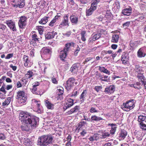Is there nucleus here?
Instances as JSON below:
<instances>
[{"label":"nucleus","instance_id":"f257e3e1","mask_svg":"<svg viewBox=\"0 0 146 146\" xmlns=\"http://www.w3.org/2000/svg\"><path fill=\"white\" fill-rule=\"evenodd\" d=\"M19 118L22 122L21 129L23 131H27L34 128L37 123L38 119L36 118L31 116L29 113L21 111Z\"/></svg>","mask_w":146,"mask_h":146},{"label":"nucleus","instance_id":"f03ea898","mask_svg":"<svg viewBox=\"0 0 146 146\" xmlns=\"http://www.w3.org/2000/svg\"><path fill=\"white\" fill-rule=\"evenodd\" d=\"M53 138L50 135H44L38 138V144L40 146H46L51 144Z\"/></svg>","mask_w":146,"mask_h":146},{"label":"nucleus","instance_id":"7ed1b4c3","mask_svg":"<svg viewBox=\"0 0 146 146\" xmlns=\"http://www.w3.org/2000/svg\"><path fill=\"white\" fill-rule=\"evenodd\" d=\"M135 100H131L127 101L126 103H123V104L121 105V108L124 110L128 111L133 108L135 106Z\"/></svg>","mask_w":146,"mask_h":146},{"label":"nucleus","instance_id":"20e7f679","mask_svg":"<svg viewBox=\"0 0 146 146\" xmlns=\"http://www.w3.org/2000/svg\"><path fill=\"white\" fill-rule=\"evenodd\" d=\"M137 121L139 123L140 128L144 130H146V116L145 114L142 113L138 117Z\"/></svg>","mask_w":146,"mask_h":146},{"label":"nucleus","instance_id":"39448f33","mask_svg":"<svg viewBox=\"0 0 146 146\" xmlns=\"http://www.w3.org/2000/svg\"><path fill=\"white\" fill-rule=\"evenodd\" d=\"M32 106L34 109V111L38 113H40L42 111V108L40 105L39 102L37 101L35 99L32 100Z\"/></svg>","mask_w":146,"mask_h":146},{"label":"nucleus","instance_id":"423d86ee","mask_svg":"<svg viewBox=\"0 0 146 146\" xmlns=\"http://www.w3.org/2000/svg\"><path fill=\"white\" fill-rule=\"evenodd\" d=\"M18 97V102L19 104L24 103L27 100L26 94L24 91H20L17 93Z\"/></svg>","mask_w":146,"mask_h":146},{"label":"nucleus","instance_id":"0eeeda50","mask_svg":"<svg viewBox=\"0 0 146 146\" xmlns=\"http://www.w3.org/2000/svg\"><path fill=\"white\" fill-rule=\"evenodd\" d=\"M27 18L25 16H21L18 22V25L20 28L23 29L27 25Z\"/></svg>","mask_w":146,"mask_h":146},{"label":"nucleus","instance_id":"6e6552de","mask_svg":"<svg viewBox=\"0 0 146 146\" xmlns=\"http://www.w3.org/2000/svg\"><path fill=\"white\" fill-rule=\"evenodd\" d=\"M75 79L73 78H70L66 82L65 86L66 88L68 90H70L74 85Z\"/></svg>","mask_w":146,"mask_h":146},{"label":"nucleus","instance_id":"1a4fd4ad","mask_svg":"<svg viewBox=\"0 0 146 146\" xmlns=\"http://www.w3.org/2000/svg\"><path fill=\"white\" fill-rule=\"evenodd\" d=\"M68 16L66 15H65L63 17V20L62 23L60 24V27L61 26H69L68 21Z\"/></svg>","mask_w":146,"mask_h":146},{"label":"nucleus","instance_id":"9d476101","mask_svg":"<svg viewBox=\"0 0 146 146\" xmlns=\"http://www.w3.org/2000/svg\"><path fill=\"white\" fill-rule=\"evenodd\" d=\"M23 61L24 62V66L27 67H30L32 64L29 63L30 60L29 59V57L26 55H24L23 57Z\"/></svg>","mask_w":146,"mask_h":146},{"label":"nucleus","instance_id":"9b49d317","mask_svg":"<svg viewBox=\"0 0 146 146\" xmlns=\"http://www.w3.org/2000/svg\"><path fill=\"white\" fill-rule=\"evenodd\" d=\"M66 48H65L63 50L61 51L60 52V58L62 60H64V59L67 56V53L69 50L67 49V50H66Z\"/></svg>","mask_w":146,"mask_h":146},{"label":"nucleus","instance_id":"f8f14e48","mask_svg":"<svg viewBox=\"0 0 146 146\" xmlns=\"http://www.w3.org/2000/svg\"><path fill=\"white\" fill-rule=\"evenodd\" d=\"M79 110V107L78 106H76L74 108L71 109L70 110L66 113V115H68L73 113H75L78 112Z\"/></svg>","mask_w":146,"mask_h":146},{"label":"nucleus","instance_id":"ddd939ff","mask_svg":"<svg viewBox=\"0 0 146 146\" xmlns=\"http://www.w3.org/2000/svg\"><path fill=\"white\" fill-rule=\"evenodd\" d=\"M132 9L131 7L126 8L122 10L121 13L123 15L129 16L131 13Z\"/></svg>","mask_w":146,"mask_h":146},{"label":"nucleus","instance_id":"4468645a","mask_svg":"<svg viewBox=\"0 0 146 146\" xmlns=\"http://www.w3.org/2000/svg\"><path fill=\"white\" fill-rule=\"evenodd\" d=\"M101 36L100 34L94 35L93 34L92 36L90 38L89 40V42L90 43L93 42L94 41L99 38Z\"/></svg>","mask_w":146,"mask_h":146},{"label":"nucleus","instance_id":"2eb2a0df","mask_svg":"<svg viewBox=\"0 0 146 146\" xmlns=\"http://www.w3.org/2000/svg\"><path fill=\"white\" fill-rule=\"evenodd\" d=\"M74 104L73 100L71 98H69L67 100L66 105L64 106L63 108L66 110L72 106Z\"/></svg>","mask_w":146,"mask_h":146},{"label":"nucleus","instance_id":"dca6fc26","mask_svg":"<svg viewBox=\"0 0 146 146\" xmlns=\"http://www.w3.org/2000/svg\"><path fill=\"white\" fill-rule=\"evenodd\" d=\"M57 33L54 31L47 33L45 35V38L47 39H49L53 38L56 35Z\"/></svg>","mask_w":146,"mask_h":146},{"label":"nucleus","instance_id":"f3484780","mask_svg":"<svg viewBox=\"0 0 146 146\" xmlns=\"http://www.w3.org/2000/svg\"><path fill=\"white\" fill-rule=\"evenodd\" d=\"M80 66L78 64H74L70 68V71L73 73L76 74L78 71V68Z\"/></svg>","mask_w":146,"mask_h":146},{"label":"nucleus","instance_id":"a211bd4d","mask_svg":"<svg viewBox=\"0 0 146 146\" xmlns=\"http://www.w3.org/2000/svg\"><path fill=\"white\" fill-rule=\"evenodd\" d=\"M100 1V0H93V2L91 4L90 8L94 11L97 8V4Z\"/></svg>","mask_w":146,"mask_h":146},{"label":"nucleus","instance_id":"6ab92c4d","mask_svg":"<svg viewBox=\"0 0 146 146\" xmlns=\"http://www.w3.org/2000/svg\"><path fill=\"white\" fill-rule=\"evenodd\" d=\"M115 87L114 86H111L109 88H106L105 90V92H107L108 93H113L115 90Z\"/></svg>","mask_w":146,"mask_h":146},{"label":"nucleus","instance_id":"aec40b11","mask_svg":"<svg viewBox=\"0 0 146 146\" xmlns=\"http://www.w3.org/2000/svg\"><path fill=\"white\" fill-rule=\"evenodd\" d=\"M127 134V132L125 130H121L119 134V137L121 139H123L125 137Z\"/></svg>","mask_w":146,"mask_h":146},{"label":"nucleus","instance_id":"412c9836","mask_svg":"<svg viewBox=\"0 0 146 146\" xmlns=\"http://www.w3.org/2000/svg\"><path fill=\"white\" fill-rule=\"evenodd\" d=\"M119 37L118 35L114 34L112 36L111 41L113 43H117L119 39Z\"/></svg>","mask_w":146,"mask_h":146},{"label":"nucleus","instance_id":"4be33fe9","mask_svg":"<svg viewBox=\"0 0 146 146\" xmlns=\"http://www.w3.org/2000/svg\"><path fill=\"white\" fill-rule=\"evenodd\" d=\"M10 28L13 31L17 30L15 23L11 20H10Z\"/></svg>","mask_w":146,"mask_h":146},{"label":"nucleus","instance_id":"5701e85b","mask_svg":"<svg viewBox=\"0 0 146 146\" xmlns=\"http://www.w3.org/2000/svg\"><path fill=\"white\" fill-rule=\"evenodd\" d=\"M143 48H140L137 52L138 56L139 57H144L145 54L143 52Z\"/></svg>","mask_w":146,"mask_h":146},{"label":"nucleus","instance_id":"b1692460","mask_svg":"<svg viewBox=\"0 0 146 146\" xmlns=\"http://www.w3.org/2000/svg\"><path fill=\"white\" fill-rule=\"evenodd\" d=\"M45 105L48 109H52L53 108L54 105L51 103L48 100H44Z\"/></svg>","mask_w":146,"mask_h":146},{"label":"nucleus","instance_id":"393cba45","mask_svg":"<svg viewBox=\"0 0 146 146\" xmlns=\"http://www.w3.org/2000/svg\"><path fill=\"white\" fill-rule=\"evenodd\" d=\"M57 90H58L60 94H58V96L57 97V99H58L62 97L61 95L63 93L64 89L62 87H59L57 88Z\"/></svg>","mask_w":146,"mask_h":146},{"label":"nucleus","instance_id":"a878e982","mask_svg":"<svg viewBox=\"0 0 146 146\" xmlns=\"http://www.w3.org/2000/svg\"><path fill=\"white\" fill-rule=\"evenodd\" d=\"M70 19L72 23L76 24L78 22V18L74 15H71L70 16Z\"/></svg>","mask_w":146,"mask_h":146},{"label":"nucleus","instance_id":"bb28decb","mask_svg":"<svg viewBox=\"0 0 146 146\" xmlns=\"http://www.w3.org/2000/svg\"><path fill=\"white\" fill-rule=\"evenodd\" d=\"M48 17H44L42 18L40 21H39V23L42 25L45 24L48 21Z\"/></svg>","mask_w":146,"mask_h":146},{"label":"nucleus","instance_id":"cd10ccee","mask_svg":"<svg viewBox=\"0 0 146 146\" xmlns=\"http://www.w3.org/2000/svg\"><path fill=\"white\" fill-rule=\"evenodd\" d=\"M109 125L111 127V129L110 131V133L113 134L115 133L116 131V125L115 124L113 123Z\"/></svg>","mask_w":146,"mask_h":146},{"label":"nucleus","instance_id":"c85d7f7f","mask_svg":"<svg viewBox=\"0 0 146 146\" xmlns=\"http://www.w3.org/2000/svg\"><path fill=\"white\" fill-rule=\"evenodd\" d=\"M42 54H47L50 52V50L46 48H43L42 49Z\"/></svg>","mask_w":146,"mask_h":146},{"label":"nucleus","instance_id":"c756f323","mask_svg":"<svg viewBox=\"0 0 146 146\" xmlns=\"http://www.w3.org/2000/svg\"><path fill=\"white\" fill-rule=\"evenodd\" d=\"M99 69L100 71L102 72H103L108 75L110 74V72L104 67H100Z\"/></svg>","mask_w":146,"mask_h":146},{"label":"nucleus","instance_id":"7c9ffc66","mask_svg":"<svg viewBox=\"0 0 146 146\" xmlns=\"http://www.w3.org/2000/svg\"><path fill=\"white\" fill-rule=\"evenodd\" d=\"M87 92L86 90H84L82 93L80 97V99L82 101H84V99L87 96Z\"/></svg>","mask_w":146,"mask_h":146},{"label":"nucleus","instance_id":"2f4dec72","mask_svg":"<svg viewBox=\"0 0 146 146\" xmlns=\"http://www.w3.org/2000/svg\"><path fill=\"white\" fill-rule=\"evenodd\" d=\"M33 75V72L30 70H29L27 72V73L25 74V77L27 79H29Z\"/></svg>","mask_w":146,"mask_h":146},{"label":"nucleus","instance_id":"473e14b6","mask_svg":"<svg viewBox=\"0 0 146 146\" xmlns=\"http://www.w3.org/2000/svg\"><path fill=\"white\" fill-rule=\"evenodd\" d=\"M32 40L38 42L39 41V38H38L37 35L34 32L32 33Z\"/></svg>","mask_w":146,"mask_h":146},{"label":"nucleus","instance_id":"72a5a7b5","mask_svg":"<svg viewBox=\"0 0 146 146\" xmlns=\"http://www.w3.org/2000/svg\"><path fill=\"white\" fill-rule=\"evenodd\" d=\"M142 85H141V83L139 82H137L136 84H134V88L136 89H140L142 88Z\"/></svg>","mask_w":146,"mask_h":146},{"label":"nucleus","instance_id":"f704fd0d","mask_svg":"<svg viewBox=\"0 0 146 146\" xmlns=\"http://www.w3.org/2000/svg\"><path fill=\"white\" fill-rule=\"evenodd\" d=\"M91 119L93 121H98L102 120V118L100 117H98L96 115H94L92 116Z\"/></svg>","mask_w":146,"mask_h":146},{"label":"nucleus","instance_id":"c9c22d12","mask_svg":"<svg viewBox=\"0 0 146 146\" xmlns=\"http://www.w3.org/2000/svg\"><path fill=\"white\" fill-rule=\"evenodd\" d=\"M128 60L127 58L125 55H123L121 56V60L122 61L123 63L125 64Z\"/></svg>","mask_w":146,"mask_h":146},{"label":"nucleus","instance_id":"e433bc0d","mask_svg":"<svg viewBox=\"0 0 146 146\" xmlns=\"http://www.w3.org/2000/svg\"><path fill=\"white\" fill-rule=\"evenodd\" d=\"M99 77L100 78V79L104 81H107L108 80L107 79H106L107 78L108 76H103L101 75H99Z\"/></svg>","mask_w":146,"mask_h":146},{"label":"nucleus","instance_id":"4c0bfd02","mask_svg":"<svg viewBox=\"0 0 146 146\" xmlns=\"http://www.w3.org/2000/svg\"><path fill=\"white\" fill-rule=\"evenodd\" d=\"M74 43L73 42H71V43H68L66 44L65 45V47L66 48V50H67L66 49H68V50H69L70 47L71 46H73L74 45Z\"/></svg>","mask_w":146,"mask_h":146},{"label":"nucleus","instance_id":"58836bf2","mask_svg":"<svg viewBox=\"0 0 146 146\" xmlns=\"http://www.w3.org/2000/svg\"><path fill=\"white\" fill-rule=\"evenodd\" d=\"M86 33V32L84 31H81V39L83 41H85L86 40V38L85 37V35Z\"/></svg>","mask_w":146,"mask_h":146},{"label":"nucleus","instance_id":"ea45409f","mask_svg":"<svg viewBox=\"0 0 146 146\" xmlns=\"http://www.w3.org/2000/svg\"><path fill=\"white\" fill-rule=\"evenodd\" d=\"M130 45L132 48H134L137 46V42L136 41H131L130 43Z\"/></svg>","mask_w":146,"mask_h":146},{"label":"nucleus","instance_id":"a19ab883","mask_svg":"<svg viewBox=\"0 0 146 146\" xmlns=\"http://www.w3.org/2000/svg\"><path fill=\"white\" fill-rule=\"evenodd\" d=\"M9 98H8L7 99L5 100V101L3 103V106L5 107L7 106L9 104Z\"/></svg>","mask_w":146,"mask_h":146},{"label":"nucleus","instance_id":"79ce46f5","mask_svg":"<svg viewBox=\"0 0 146 146\" xmlns=\"http://www.w3.org/2000/svg\"><path fill=\"white\" fill-rule=\"evenodd\" d=\"M93 11L90 8L86 10V15L87 16H89L91 15L93 13Z\"/></svg>","mask_w":146,"mask_h":146},{"label":"nucleus","instance_id":"37998d69","mask_svg":"<svg viewBox=\"0 0 146 146\" xmlns=\"http://www.w3.org/2000/svg\"><path fill=\"white\" fill-rule=\"evenodd\" d=\"M37 90L36 87L33 86V88L32 89H31V90L33 93L35 94H38V93L37 92Z\"/></svg>","mask_w":146,"mask_h":146},{"label":"nucleus","instance_id":"c03bdc74","mask_svg":"<svg viewBox=\"0 0 146 146\" xmlns=\"http://www.w3.org/2000/svg\"><path fill=\"white\" fill-rule=\"evenodd\" d=\"M102 89V87L101 86H96L94 89L98 92H99Z\"/></svg>","mask_w":146,"mask_h":146},{"label":"nucleus","instance_id":"a18cd8bd","mask_svg":"<svg viewBox=\"0 0 146 146\" xmlns=\"http://www.w3.org/2000/svg\"><path fill=\"white\" fill-rule=\"evenodd\" d=\"M80 50V48L79 46H78L76 49L75 50V51L74 52V54L75 56H76L77 55L79 52Z\"/></svg>","mask_w":146,"mask_h":146},{"label":"nucleus","instance_id":"49530a36","mask_svg":"<svg viewBox=\"0 0 146 146\" xmlns=\"http://www.w3.org/2000/svg\"><path fill=\"white\" fill-rule=\"evenodd\" d=\"M110 135V134L108 133H106L102 134V137H101V138H105L106 137H109Z\"/></svg>","mask_w":146,"mask_h":146},{"label":"nucleus","instance_id":"de8ad7c7","mask_svg":"<svg viewBox=\"0 0 146 146\" xmlns=\"http://www.w3.org/2000/svg\"><path fill=\"white\" fill-rule=\"evenodd\" d=\"M56 22V21L53 19L49 23V25L50 27H53L54 25Z\"/></svg>","mask_w":146,"mask_h":146},{"label":"nucleus","instance_id":"09e8293b","mask_svg":"<svg viewBox=\"0 0 146 146\" xmlns=\"http://www.w3.org/2000/svg\"><path fill=\"white\" fill-rule=\"evenodd\" d=\"M137 77L140 80H141L140 82L142 80H144V79L143 77V75L142 74H139L137 76Z\"/></svg>","mask_w":146,"mask_h":146},{"label":"nucleus","instance_id":"8fccbe9b","mask_svg":"<svg viewBox=\"0 0 146 146\" xmlns=\"http://www.w3.org/2000/svg\"><path fill=\"white\" fill-rule=\"evenodd\" d=\"M93 136L95 140H97L99 139V135L98 134H94Z\"/></svg>","mask_w":146,"mask_h":146},{"label":"nucleus","instance_id":"3c124183","mask_svg":"<svg viewBox=\"0 0 146 146\" xmlns=\"http://www.w3.org/2000/svg\"><path fill=\"white\" fill-rule=\"evenodd\" d=\"M80 2L82 4H87L88 2V0H79Z\"/></svg>","mask_w":146,"mask_h":146},{"label":"nucleus","instance_id":"603ef678","mask_svg":"<svg viewBox=\"0 0 146 146\" xmlns=\"http://www.w3.org/2000/svg\"><path fill=\"white\" fill-rule=\"evenodd\" d=\"M90 112L91 113L97 112L98 111L94 108H92L90 110Z\"/></svg>","mask_w":146,"mask_h":146},{"label":"nucleus","instance_id":"864d4df0","mask_svg":"<svg viewBox=\"0 0 146 146\" xmlns=\"http://www.w3.org/2000/svg\"><path fill=\"white\" fill-rule=\"evenodd\" d=\"M130 24V22H127L123 24V26L124 27H128V26Z\"/></svg>","mask_w":146,"mask_h":146},{"label":"nucleus","instance_id":"5fc2aeb1","mask_svg":"<svg viewBox=\"0 0 146 146\" xmlns=\"http://www.w3.org/2000/svg\"><path fill=\"white\" fill-rule=\"evenodd\" d=\"M0 90L4 92V93H5L6 92V91L5 89V87L3 86L0 89Z\"/></svg>","mask_w":146,"mask_h":146},{"label":"nucleus","instance_id":"6e6d98bb","mask_svg":"<svg viewBox=\"0 0 146 146\" xmlns=\"http://www.w3.org/2000/svg\"><path fill=\"white\" fill-rule=\"evenodd\" d=\"M52 82L54 84H57V81L56 79L54 77L52 78Z\"/></svg>","mask_w":146,"mask_h":146},{"label":"nucleus","instance_id":"4d7b16f0","mask_svg":"<svg viewBox=\"0 0 146 146\" xmlns=\"http://www.w3.org/2000/svg\"><path fill=\"white\" fill-rule=\"evenodd\" d=\"M70 34H71V33H70V32H67V33H66L63 34V35L64 36L68 37L70 36Z\"/></svg>","mask_w":146,"mask_h":146},{"label":"nucleus","instance_id":"13d9d810","mask_svg":"<svg viewBox=\"0 0 146 146\" xmlns=\"http://www.w3.org/2000/svg\"><path fill=\"white\" fill-rule=\"evenodd\" d=\"M10 67L12 69L13 71H15L17 68L16 66H13L12 64H11L10 65Z\"/></svg>","mask_w":146,"mask_h":146},{"label":"nucleus","instance_id":"bf43d9fd","mask_svg":"<svg viewBox=\"0 0 146 146\" xmlns=\"http://www.w3.org/2000/svg\"><path fill=\"white\" fill-rule=\"evenodd\" d=\"M5 139L4 135L2 133H0V139L3 140Z\"/></svg>","mask_w":146,"mask_h":146},{"label":"nucleus","instance_id":"052dcab7","mask_svg":"<svg viewBox=\"0 0 146 146\" xmlns=\"http://www.w3.org/2000/svg\"><path fill=\"white\" fill-rule=\"evenodd\" d=\"M141 84L144 85L145 89H146V82L144 80H142L141 82Z\"/></svg>","mask_w":146,"mask_h":146},{"label":"nucleus","instance_id":"680f3d73","mask_svg":"<svg viewBox=\"0 0 146 146\" xmlns=\"http://www.w3.org/2000/svg\"><path fill=\"white\" fill-rule=\"evenodd\" d=\"M86 132L84 130H83L80 133V134L81 135L83 136H84L85 134H86Z\"/></svg>","mask_w":146,"mask_h":146},{"label":"nucleus","instance_id":"e2e57ef3","mask_svg":"<svg viewBox=\"0 0 146 146\" xmlns=\"http://www.w3.org/2000/svg\"><path fill=\"white\" fill-rule=\"evenodd\" d=\"M59 19L60 17L59 16L56 15L54 17L53 19L56 22V21L58 20Z\"/></svg>","mask_w":146,"mask_h":146},{"label":"nucleus","instance_id":"0e129e2a","mask_svg":"<svg viewBox=\"0 0 146 146\" xmlns=\"http://www.w3.org/2000/svg\"><path fill=\"white\" fill-rule=\"evenodd\" d=\"M38 31L40 35L42 34L43 31L41 28H38Z\"/></svg>","mask_w":146,"mask_h":146},{"label":"nucleus","instance_id":"69168bd1","mask_svg":"<svg viewBox=\"0 0 146 146\" xmlns=\"http://www.w3.org/2000/svg\"><path fill=\"white\" fill-rule=\"evenodd\" d=\"M22 86V84L19 81L17 83V88H19Z\"/></svg>","mask_w":146,"mask_h":146},{"label":"nucleus","instance_id":"338daca9","mask_svg":"<svg viewBox=\"0 0 146 146\" xmlns=\"http://www.w3.org/2000/svg\"><path fill=\"white\" fill-rule=\"evenodd\" d=\"M117 47V45L116 44H113L111 46V48L114 49H115Z\"/></svg>","mask_w":146,"mask_h":146},{"label":"nucleus","instance_id":"774afa93","mask_svg":"<svg viewBox=\"0 0 146 146\" xmlns=\"http://www.w3.org/2000/svg\"><path fill=\"white\" fill-rule=\"evenodd\" d=\"M39 83L38 82H37L34 83L33 84V86L36 87L37 86H38L39 85Z\"/></svg>","mask_w":146,"mask_h":146}]
</instances>
